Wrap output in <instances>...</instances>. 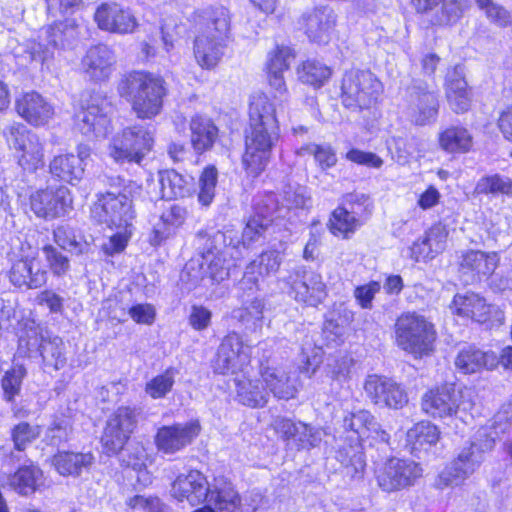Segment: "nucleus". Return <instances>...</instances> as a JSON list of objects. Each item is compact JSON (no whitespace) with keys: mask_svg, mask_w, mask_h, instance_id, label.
<instances>
[{"mask_svg":"<svg viewBox=\"0 0 512 512\" xmlns=\"http://www.w3.org/2000/svg\"><path fill=\"white\" fill-rule=\"evenodd\" d=\"M161 198L171 200L190 195L192 178L185 177L175 170L160 171L158 174Z\"/></svg>","mask_w":512,"mask_h":512,"instance_id":"39","label":"nucleus"},{"mask_svg":"<svg viewBox=\"0 0 512 512\" xmlns=\"http://www.w3.org/2000/svg\"><path fill=\"white\" fill-rule=\"evenodd\" d=\"M281 265V257L278 251L269 250L262 252L258 258L251 261L245 268L240 282L245 289H258L259 280L275 274Z\"/></svg>","mask_w":512,"mask_h":512,"instance_id":"26","label":"nucleus"},{"mask_svg":"<svg viewBox=\"0 0 512 512\" xmlns=\"http://www.w3.org/2000/svg\"><path fill=\"white\" fill-rule=\"evenodd\" d=\"M407 113L411 122L424 126L436 120L439 101L436 91L427 83L415 80L408 88Z\"/></svg>","mask_w":512,"mask_h":512,"instance_id":"11","label":"nucleus"},{"mask_svg":"<svg viewBox=\"0 0 512 512\" xmlns=\"http://www.w3.org/2000/svg\"><path fill=\"white\" fill-rule=\"evenodd\" d=\"M352 365L353 359L347 355L329 357L324 366L325 376L332 382H346L350 378Z\"/></svg>","mask_w":512,"mask_h":512,"instance_id":"56","label":"nucleus"},{"mask_svg":"<svg viewBox=\"0 0 512 512\" xmlns=\"http://www.w3.org/2000/svg\"><path fill=\"white\" fill-rule=\"evenodd\" d=\"M457 396L452 387L444 386L429 390L422 396V411L434 418L452 416L459 407Z\"/></svg>","mask_w":512,"mask_h":512,"instance_id":"24","label":"nucleus"},{"mask_svg":"<svg viewBox=\"0 0 512 512\" xmlns=\"http://www.w3.org/2000/svg\"><path fill=\"white\" fill-rule=\"evenodd\" d=\"M209 483L198 470H189L180 474L172 484L171 494L178 501L186 500L191 505H198L206 500Z\"/></svg>","mask_w":512,"mask_h":512,"instance_id":"22","label":"nucleus"},{"mask_svg":"<svg viewBox=\"0 0 512 512\" xmlns=\"http://www.w3.org/2000/svg\"><path fill=\"white\" fill-rule=\"evenodd\" d=\"M288 283L297 302L316 307L327 296V287L320 273L306 266H297L289 274Z\"/></svg>","mask_w":512,"mask_h":512,"instance_id":"10","label":"nucleus"},{"mask_svg":"<svg viewBox=\"0 0 512 512\" xmlns=\"http://www.w3.org/2000/svg\"><path fill=\"white\" fill-rule=\"evenodd\" d=\"M439 143L450 153L467 152L472 146V136L465 128L450 127L440 134Z\"/></svg>","mask_w":512,"mask_h":512,"instance_id":"50","label":"nucleus"},{"mask_svg":"<svg viewBox=\"0 0 512 512\" xmlns=\"http://www.w3.org/2000/svg\"><path fill=\"white\" fill-rule=\"evenodd\" d=\"M130 452L125 459L122 457V461L126 463L128 467H131L137 473V481L142 486H148L152 483V475L148 471V466L151 465L152 461L147 455V450H127Z\"/></svg>","mask_w":512,"mask_h":512,"instance_id":"55","label":"nucleus"},{"mask_svg":"<svg viewBox=\"0 0 512 512\" xmlns=\"http://www.w3.org/2000/svg\"><path fill=\"white\" fill-rule=\"evenodd\" d=\"M454 363L463 374H473L483 369L495 368L499 360L493 352H484L473 345H465L458 351Z\"/></svg>","mask_w":512,"mask_h":512,"instance_id":"29","label":"nucleus"},{"mask_svg":"<svg viewBox=\"0 0 512 512\" xmlns=\"http://www.w3.org/2000/svg\"><path fill=\"white\" fill-rule=\"evenodd\" d=\"M354 210L345 207H337L331 214L328 222L330 232L344 239L350 238L352 234L362 225L361 220Z\"/></svg>","mask_w":512,"mask_h":512,"instance_id":"45","label":"nucleus"},{"mask_svg":"<svg viewBox=\"0 0 512 512\" xmlns=\"http://www.w3.org/2000/svg\"><path fill=\"white\" fill-rule=\"evenodd\" d=\"M512 421V404H505L494 415L491 422L481 427L476 434L473 445L492 448L501 443L503 436L509 430Z\"/></svg>","mask_w":512,"mask_h":512,"instance_id":"28","label":"nucleus"},{"mask_svg":"<svg viewBox=\"0 0 512 512\" xmlns=\"http://www.w3.org/2000/svg\"><path fill=\"white\" fill-rule=\"evenodd\" d=\"M394 334L397 346L415 357L427 355L436 339L434 325L416 312L402 313L395 321Z\"/></svg>","mask_w":512,"mask_h":512,"instance_id":"3","label":"nucleus"},{"mask_svg":"<svg viewBox=\"0 0 512 512\" xmlns=\"http://www.w3.org/2000/svg\"><path fill=\"white\" fill-rule=\"evenodd\" d=\"M439 4L442 6L431 20L433 24L449 25L462 16L463 9L458 0H411V5L417 13H427Z\"/></svg>","mask_w":512,"mask_h":512,"instance_id":"33","label":"nucleus"},{"mask_svg":"<svg viewBox=\"0 0 512 512\" xmlns=\"http://www.w3.org/2000/svg\"><path fill=\"white\" fill-rule=\"evenodd\" d=\"M90 452L79 453L72 450H58L53 458V465L61 475H77L83 467L92 462Z\"/></svg>","mask_w":512,"mask_h":512,"instance_id":"46","label":"nucleus"},{"mask_svg":"<svg viewBox=\"0 0 512 512\" xmlns=\"http://www.w3.org/2000/svg\"><path fill=\"white\" fill-rule=\"evenodd\" d=\"M196 33L216 37V39H230L231 15L224 6H209L196 10L192 14Z\"/></svg>","mask_w":512,"mask_h":512,"instance_id":"17","label":"nucleus"},{"mask_svg":"<svg viewBox=\"0 0 512 512\" xmlns=\"http://www.w3.org/2000/svg\"><path fill=\"white\" fill-rule=\"evenodd\" d=\"M174 385V374L171 369L163 374L157 375L147 382L145 392L153 399H159L166 396Z\"/></svg>","mask_w":512,"mask_h":512,"instance_id":"62","label":"nucleus"},{"mask_svg":"<svg viewBox=\"0 0 512 512\" xmlns=\"http://www.w3.org/2000/svg\"><path fill=\"white\" fill-rule=\"evenodd\" d=\"M275 430L279 437L287 442V445H295L300 448H316L322 445L324 432L320 429H313L302 422L278 419L275 421Z\"/></svg>","mask_w":512,"mask_h":512,"instance_id":"21","label":"nucleus"},{"mask_svg":"<svg viewBox=\"0 0 512 512\" xmlns=\"http://www.w3.org/2000/svg\"><path fill=\"white\" fill-rule=\"evenodd\" d=\"M72 198L66 186L38 190L30 197L31 210L37 217L54 219L64 216L71 208Z\"/></svg>","mask_w":512,"mask_h":512,"instance_id":"14","label":"nucleus"},{"mask_svg":"<svg viewBox=\"0 0 512 512\" xmlns=\"http://www.w3.org/2000/svg\"><path fill=\"white\" fill-rule=\"evenodd\" d=\"M422 473V467L414 460L391 458L377 472V481L384 491L392 492L413 485Z\"/></svg>","mask_w":512,"mask_h":512,"instance_id":"13","label":"nucleus"},{"mask_svg":"<svg viewBox=\"0 0 512 512\" xmlns=\"http://www.w3.org/2000/svg\"><path fill=\"white\" fill-rule=\"evenodd\" d=\"M455 75V78H450L447 82L446 98L454 112L464 113L470 108L471 94L466 80L458 76L456 72Z\"/></svg>","mask_w":512,"mask_h":512,"instance_id":"47","label":"nucleus"},{"mask_svg":"<svg viewBox=\"0 0 512 512\" xmlns=\"http://www.w3.org/2000/svg\"><path fill=\"white\" fill-rule=\"evenodd\" d=\"M42 472L34 465L20 467L9 479L10 487L21 496H30L41 486Z\"/></svg>","mask_w":512,"mask_h":512,"instance_id":"43","label":"nucleus"},{"mask_svg":"<svg viewBox=\"0 0 512 512\" xmlns=\"http://www.w3.org/2000/svg\"><path fill=\"white\" fill-rule=\"evenodd\" d=\"M191 145L201 154L210 150L218 138V128L210 118L196 115L190 121Z\"/></svg>","mask_w":512,"mask_h":512,"instance_id":"36","label":"nucleus"},{"mask_svg":"<svg viewBox=\"0 0 512 512\" xmlns=\"http://www.w3.org/2000/svg\"><path fill=\"white\" fill-rule=\"evenodd\" d=\"M300 24L311 41L326 44L336 26V14L327 6L314 8L302 15Z\"/></svg>","mask_w":512,"mask_h":512,"instance_id":"20","label":"nucleus"},{"mask_svg":"<svg viewBox=\"0 0 512 512\" xmlns=\"http://www.w3.org/2000/svg\"><path fill=\"white\" fill-rule=\"evenodd\" d=\"M237 399L243 405L257 408L263 407L268 401V391L261 385L260 380L246 377L235 379Z\"/></svg>","mask_w":512,"mask_h":512,"instance_id":"42","label":"nucleus"},{"mask_svg":"<svg viewBox=\"0 0 512 512\" xmlns=\"http://www.w3.org/2000/svg\"><path fill=\"white\" fill-rule=\"evenodd\" d=\"M111 104L100 93L92 94L76 115V127L88 138H105L110 129Z\"/></svg>","mask_w":512,"mask_h":512,"instance_id":"9","label":"nucleus"},{"mask_svg":"<svg viewBox=\"0 0 512 512\" xmlns=\"http://www.w3.org/2000/svg\"><path fill=\"white\" fill-rule=\"evenodd\" d=\"M295 58V55L289 47H278L276 50L271 52L267 61V73H283L289 69L291 61Z\"/></svg>","mask_w":512,"mask_h":512,"instance_id":"63","label":"nucleus"},{"mask_svg":"<svg viewBox=\"0 0 512 512\" xmlns=\"http://www.w3.org/2000/svg\"><path fill=\"white\" fill-rule=\"evenodd\" d=\"M40 434L38 426L30 425L28 422H21L11 430V439L14 448H22L31 444Z\"/></svg>","mask_w":512,"mask_h":512,"instance_id":"64","label":"nucleus"},{"mask_svg":"<svg viewBox=\"0 0 512 512\" xmlns=\"http://www.w3.org/2000/svg\"><path fill=\"white\" fill-rule=\"evenodd\" d=\"M45 368L57 371L66 364L65 346L63 340L58 337H46L39 354Z\"/></svg>","mask_w":512,"mask_h":512,"instance_id":"49","label":"nucleus"},{"mask_svg":"<svg viewBox=\"0 0 512 512\" xmlns=\"http://www.w3.org/2000/svg\"><path fill=\"white\" fill-rule=\"evenodd\" d=\"M229 40L197 34L194 39L193 52L198 65L203 69H213L224 56Z\"/></svg>","mask_w":512,"mask_h":512,"instance_id":"30","label":"nucleus"},{"mask_svg":"<svg viewBox=\"0 0 512 512\" xmlns=\"http://www.w3.org/2000/svg\"><path fill=\"white\" fill-rule=\"evenodd\" d=\"M264 301L254 298L232 311V318L240 323L245 330L256 332L263 326Z\"/></svg>","mask_w":512,"mask_h":512,"instance_id":"44","label":"nucleus"},{"mask_svg":"<svg viewBox=\"0 0 512 512\" xmlns=\"http://www.w3.org/2000/svg\"><path fill=\"white\" fill-rule=\"evenodd\" d=\"M196 247L201 255L200 264L207 266L210 278L220 281L228 274L226 267L229 259L241 257L240 238L234 231H217L211 235L204 231L196 234Z\"/></svg>","mask_w":512,"mask_h":512,"instance_id":"2","label":"nucleus"},{"mask_svg":"<svg viewBox=\"0 0 512 512\" xmlns=\"http://www.w3.org/2000/svg\"><path fill=\"white\" fill-rule=\"evenodd\" d=\"M94 20L101 30L120 35L134 33L139 25L131 10L117 3L100 5L94 14Z\"/></svg>","mask_w":512,"mask_h":512,"instance_id":"18","label":"nucleus"},{"mask_svg":"<svg viewBox=\"0 0 512 512\" xmlns=\"http://www.w3.org/2000/svg\"><path fill=\"white\" fill-rule=\"evenodd\" d=\"M440 439L438 427L431 422L422 421L415 424L407 432V442L412 448L416 446H434Z\"/></svg>","mask_w":512,"mask_h":512,"instance_id":"52","label":"nucleus"},{"mask_svg":"<svg viewBox=\"0 0 512 512\" xmlns=\"http://www.w3.org/2000/svg\"><path fill=\"white\" fill-rule=\"evenodd\" d=\"M92 218L110 228L127 229L135 218L132 199L127 195L107 192L98 197L91 209Z\"/></svg>","mask_w":512,"mask_h":512,"instance_id":"8","label":"nucleus"},{"mask_svg":"<svg viewBox=\"0 0 512 512\" xmlns=\"http://www.w3.org/2000/svg\"><path fill=\"white\" fill-rule=\"evenodd\" d=\"M297 74L301 82L320 87L328 80L331 71L326 65L318 61L308 60L297 69Z\"/></svg>","mask_w":512,"mask_h":512,"instance_id":"54","label":"nucleus"},{"mask_svg":"<svg viewBox=\"0 0 512 512\" xmlns=\"http://www.w3.org/2000/svg\"><path fill=\"white\" fill-rule=\"evenodd\" d=\"M9 147L14 150L18 164L34 172L44 166V147L40 138L20 123L10 125L6 132Z\"/></svg>","mask_w":512,"mask_h":512,"instance_id":"7","label":"nucleus"},{"mask_svg":"<svg viewBox=\"0 0 512 512\" xmlns=\"http://www.w3.org/2000/svg\"><path fill=\"white\" fill-rule=\"evenodd\" d=\"M53 235L54 241L62 249H66L77 254H82L87 250V244H83V242L78 241L73 229L68 226H58L54 229Z\"/></svg>","mask_w":512,"mask_h":512,"instance_id":"61","label":"nucleus"},{"mask_svg":"<svg viewBox=\"0 0 512 512\" xmlns=\"http://www.w3.org/2000/svg\"><path fill=\"white\" fill-rule=\"evenodd\" d=\"M10 281L17 287L36 289L47 281V272L36 257L25 258L15 262L10 270Z\"/></svg>","mask_w":512,"mask_h":512,"instance_id":"25","label":"nucleus"},{"mask_svg":"<svg viewBox=\"0 0 512 512\" xmlns=\"http://www.w3.org/2000/svg\"><path fill=\"white\" fill-rule=\"evenodd\" d=\"M304 153L312 155L322 170L329 169L337 163L336 153L329 144H307L299 151L301 155Z\"/></svg>","mask_w":512,"mask_h":512,"instance_id":"59","label":"nucleus"},{"mask_svg":"<svg viewBox=\"0 0 512 512\" xmlns=\"http://www.w3.org/2000/svg\"><path fill=\"white\" fill-rule=\"evenodd\" d=\"M279 137V125L249 124L242 156V166L248 175L256 177L265 169Z\"/></svg>","mask_w":512,"mask_h":512,"instance_id":"4","label":"nucleus"},{"mask_svg":"<svg viewBox=\"0 0 512 512\" xmlns=\"http://www.w3.org/2000/svg\"><path fill=\"white\" fill-rule=\"evenodd\" d=\"M454 312L462 317L471 318L477 322H486L489 319L491 305L476 293L457 294L453 299Z\"/></svg>","mask_w":512,"mask_h":512,"instance_id":"35","label":"nucleus"},{"mask_svg":"<svg viewBox=\"0 0 512 512\" xmlns=\"http://www.w3.org/2000/svg\"><path fill=\"white\" fill-rule=\"evenodd\" d=\"M498 255L495 252L485 253L471 250L463 255L461 267L475 271L478 275L488 276L498 265Z\"/></svg>","mask_w":512,"mask_h":512,"instance_id":"48","label":"nucleus"},{"mask_svg":"<svg viewBox=\"0 0 512 512\" xmlns=\"http://www.w3.org/2000/svg\"><path fill=\"white\" fill-rule=\"evenodd\" d=\"M260 374L269 391L279 399H291L297 389L295 382L282 369L270 366H261Z\"/></svg>","mask_w":512,"mask_h":512,"instance_id":"37","label":"nucleus"},{"mask_svg":"<svg viewBox=\"0 0 512 512\" xmlns=\"http://www.w3.org/2000/svg\"><path fill=\"white\" fill-rule=\"evenodd\" d=\"M274 205V196L268 195L259 200L254 207V213L248 219L240 239V248L247 247L264 236L272 224V213L266 214L263 209Z\"/></svg>","mask_w":512,"mask_h":512,"instance_id":"27","label":"nucleus"},{"mask_svg":"<svg viewBox=\"0 0 512 512\" xmlns=\"http://www.w3.org/2000/svg\"><path fill=\"white\" fill-rule=\"evenodd\" d=\"M481 460V450H462L455 460L439 472L435 486L439 489L461 486L479 466Z\"/></svg>","mask_w":512,"mask_h":512,"instance_id":"16","label":"nucleus"},{"mask_svg":"<svg viewBox=\"0 0 512 512\" xmlns=\"http://www.w3.org/2000/svg\"><path fill=\"white\" fill-rule=\"evenodd\" d=\"M382 85L369 70L352 69L341 81V102L352 110L368 109L374 105L381 93Z\"/></svg>","mask_w":512,"mask_h":512,"instance_id":"5","label":"nucleus"},{"mask_svg":"<svg viewBox=\"0 0 512 512\" xmlns=\"http://www.w3.org/2000/svg\"><path fill=\"white\" fill-rule=\"evenodd\" d=\"M218 171L214 166L206 167L200 177V192L198 199L204 206L210 205L215 196Z\"/></svg>","mask_w":512,"mask_h":512,"instance_id":"60","label":"nucleus"},{"mask_svg":"<svg viewBox=\"0 0 512 512\" xmlns=\"http://www.w3.org/2000/svg\"><path fill=\"white\" fill-rule=\"evenodd\" d=\"M27 374L23 364L14 363L12 368L4 374L1 380L4 399L8 402L13 401L14 397L20 393L21 384Z\"/></svg>","mask_w":512,"mask_h":512,"instance_id":"57","label":"nucleus"},{"mask_svg":"<svg viewBox=\"0 0 512 512\" xmlns=\"http://www.w3.org/2000/svg\"><path fill=\"white\" fill-rule=\"evenodd\" d=\"M311 205V197L307 188L301 185H288L282 196V207L290 211L292 209H307Z\"/></svg>","mask_w":512,"mask_h":512,"instance_id":"58","label":"nucleus"},{"mask_svg":"<svg viewBox=\"0 0 512 512\" xmlns=\"http://www.w3.org/2000/svg\"><path fill=\"white\" fill-rule=\"evenodd\" d=\"M153 143V134L148 128L133 125L113 137L109 154L116 162L140 163L151 150Z\"/></svg>","mask_w":512,"mask_h":512,"instance_id":"6","label":"nucleus"},{"mask_svg":"<svg viewBox=\"0 0 512 512\" xmlns=\"http://www.w3.org/2000/svg\"><path fill=\"white\" fill-rule=\"evenodd\" d=\"M250 361V348L241 336L235 332L226 335L218 347L213 370L215 373L228 375L243 371Z\"/></svg>","mask_w":512,"mask_h":512,"instance_id":"12","label":"nucleus"},{"mask_svg":"<svg viewBox=\"0 0 512 512\" xmlns=\"http://www.w3.org/2000/svg\"><path fill=\"white\" fill-rule=\"evenodd\" d=\"M49 171L58 180L73 185L82 179L85 170L79 158L68 153L55 156L49 164Z\"/></svg>","mask_w":512,"mask_h":512,"instance_id":"38","label":"nucleus"},{"mask_svg":"<svg viewBox=\"0 0 512 512\" xmlns=\"http://www.w3.org/2000/svg\"><path fill=\"white\" fill-rule=\"evenodd\" d=\"M206 500L220 512H233L240 505V497L233 485L223 476L215 477L209 485Z\"/></svg>","mask_w":512,"mask_h":512,"instance_id":"34","label":"nucleus"},{"mask_svg":"<svg viewBox=\"0 0 512 512\" xmlns=\"http://www.w3.org/2000/svg\"><path fill=\"white\" fill-rule=\"evenodd\" d=\"M375 422L374 416L367 410H359L344 418L343 426L350 433L348 438L351 441H355L354 444H350L351 448L357 445L365 446L364 442L369 439L371 435L370 430Z\"/></svg>","mask_w":512,"mask_h":512,"instance_id":"40","label":"nucleus"},{"mask_svg":"<svg viewBox=\"0 0 512 512\" xmlns=\"http://www.w3.org/2000/svg\"><path fill=\"white\" fill-rule=\"evenodd\" d=\"M186 218V210L176 204L170 206L160 217V222L154 227L157 241L168 238L176 228L181 226Z\"/></svg>","mask_w":512,"mask_h":512,"instance_id":"51","label":"nucleus"},{"mask_svg":"<svg viewBox=\"0 0 512 512\" xmlns=\"http://www.w3.org/2000/svg\"><path fill=\"white\" fill-rule=\"evenodd\" d=\"M17 113L28 123L39 126L52 116L51 105L37 92H28L16 100Z\"/></svg>","mask_w":512,"mask_h":512,"instance_id":"31","label":"nucleus"},{"mask_svg":"<svg viewBox=\"0 0 512 512\" xmlns=\"http://www.w3.org/2000/svg\"><path fill=\"white\" fill-rule=\"evenodd\" d=\"M249 124L279 125L276 105L263 93H255L250 97Z\"/></svg>","mask_w":512,"mask_h":512,"instance_id":"41","label":"nucleus"},{"mask_svg":"<svg viewBox=\"0 0 512 512\" xmlns=\"http://www.w3.org/2000/svg\"><path fill=\"white\" fill-rule=\"evenodd\" d=\"M114 52L104 44L90 47L81 60L84 74L91 80L100 82L107 80L115 68Z\"/></svg>","mask_w":512,"mask_h":512,"instance_id":"23","label":"nucleus"},{"mask_svg":"<svg viewBox=\"0 0 512 512\" xmlns=\"http://www.w3.org/2000/svg\"><path fill=\"white\" fill-rule=\"evenodd\" d=\"M364 391L371 402L380 407L400 409L408 403L404 389L385 376L368 375L364 382Z\"/></svg>","mask_w":512,"mask_h":512,"instance_id":"15","label":"nucleus"},{"mask_svg":"<svg viewBox=\"0 0 512 512\" xmlns=\"http://www.w3.org/2000/svg\"><path fill=\"white\" fill-rule=\"evenodd\" d=\"M200 423L192 421L184 426L178 424L160 428L156 435L158 448H179L191 443L200 433Z\"/></svg>","mask_w":512,"mask_h":512,"instance_id":"32","label":"nucleus"},{"mask_svg":"<svg viewBox=\"0 0 512 512\" xmlns=\"http://www.w3.org/2000/svg\"><path fill=\"white\" fill-rule=\"evenodd\" d=\"M475 193L493 196L512 195V179L500 174L483 176L475 186Z\"/></svg>","mask_w":512,"mask_h":512,"instance_id":"53","label":"nucleus"},{"mask_svg":"<svg viewBox=\"0 0 512 512\" xmlns=\"http://www.w3.org/2000/svg\"><path fill=\"white\" fill-rule=\"evenodd\" d=\"M136 412L129 407H119L108 420L102 443L105 448H123L136 426Z\"/></svg>","mask_w":512,"mask_h":512,"instance_id":"19","label":"nucleus"},{"mask_svg":"<svg viewBox=\"0 0 512 512\" xmlns=\"http://www.w3.org/2000/svg\"><path fill=\"white\" fill-rule=\"evenodd\" d=\"M118 92L131 103L132 110L140 119L158 115L166 93L163 79L144 71L125 75L118 84Z\"/></svg>","mask_w":512,"mask_h":512,"instance_id":"1","label":"nucleus"}]
</instances>
